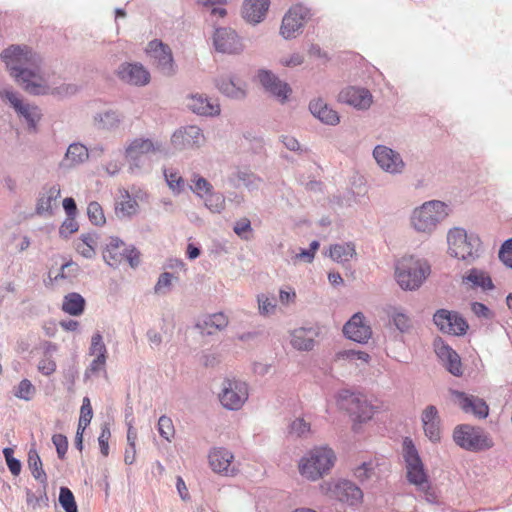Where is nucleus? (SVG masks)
I'll return each mask as SVG.
<instances>
[{
	"mask_svg": "<svg viewBox=\"0 0 512 512\" xmlns=\"http://www.w3.org/2000/svg\"><path fill=\"white\" fill-rule=\"evenodd\" d=\"M173 278V274L169 272H164L160 274L158 281L154 287L155 293L166 294L172 285Z\"/></svg>",
	"mask_w": 512,
	"mask_h": 512,
	"instance_id": "obj_61",
	"label": "nucleus"
},
{
	"mask_svg": "<svg viewBox=\"0 0 512 512\" xmlns=\"http://www.w3.org/2000/svg\"><path fill=\"white\" fill-rule=\"evenodd\" d=\"M372 154L382 171L394 176L404 172L406 164L399 152L385 145H377Z\"/></svg>",
	"mask_w": 512,
	"mask_h": 512,
	"instance_id": "obj_15",
	"label": "nucleus"
},
{
	"mask_svg": "<svg viewBox=\"0 0 512 512\" xmlns=\"http://www.w3.org/2000/svg\"><path fill=\"white\" fill-rule=\"evenodd\" d=\"M1 58L12 77L30 94H46L51 89L50 75L43 68L42 57L27 46L11 45Z\"/></svg>",
	"mask_w": 512,
	"mask_h": 512,
	"instance_id": "obj_1",
	"label": "nucleus"
},
{
	"mask_svg": "<svg viewBox=\"0 0 512 512\" xmlns=\"http://www.w3.org/2000/svg\"><path fill=\"white\" fill-rule=\"evenodd\" d=\"M14 110L25 119L30 128L35 129L41 119V112L37 106L24 103L16 93L6 90L1 94Z\"/></svg>",
	"mask_w": 512,
	"mask_h": 512,
	"instance_id": "obj_25",
	"label": "nucleus"
},
{
	"mask_svg": "<svg viewBox=\"0 0 512 512\" xmlns=\"http://www.w3.org/2000/svg\"><path fill=\"white\" fill-rule=\"evenodd\" d=\"M257 77L263 88L274 96L280 103L283 104L288 100L292 93V89L286 82L281 81L273 72L261 69L258 71Z\"/></svg>",
	"mask_w": 512,
	"mask_h": 512,
	"instance_id": "obj_22",
	"label": "nucleus"
},
{
	"mask_svg": "<svg viewBox=\"0 0 512 512\" xmlns=\"http://www.w3.org/2000/svg\"><path fill=\"white\" fill-rule=\"evenodd\" d=\"M288 432L295 437H306L311 432L310 423L303 418H296L290 423Z\"/></svg>",
	"mask_w": 512,
	"mask_h": 512,
	"instance_id": "obj_50",
	"label": "nucleus"
},
{
	"mask_svg": "<svg viewBox=\"0 0 512 512\" xmlns=\"http://www.w3.org/2000/svg\"><path fill=\"white\" fill-rule=\"evenodd\" d=\"M146 52L157 70L166 77H172L177 72L170 47L159 40L149 42Z\"/></svg>",
	"mask_w": 512,
	"mask_h": 512,
	"instance_id": "obj_13",
	"label": "nucleus"
},
{
	"mask_svg": "<svg viewBox=\"0 0 512 512\" xmlns=\"http://www.w3.org/2000/svg\"><path fill=\"white\" fill-rule=\"evenodd\" d=\"M59 502L66 512H77V505L74 495L67 487H61L59 493Z\"/></svg>",
	"mask_w": 512,
	"mask_h": 512,
	"instance_id": "obj_51",
	"label": "nucleus"
},
{
	"mask_svg": "<svg viewBox=\"0 0 512 512\" xmlns=\"http://www.w3.org/2000/svg\"><path fill=\"white\" fill-rule=\"evenodd\" d=\"M185 106L193 114L200 117H217L221 114V106L217 99L204 93H190L185 97Z\"/></svg>",
	"mask_w": 512,
	"mask_h": 512,
	"instance_id": "obj_16",
	"label": "nucleus"
},
{
	"mask_svg": "<svg viewBox=\"0 0 512 512\" xmlns=\"http://www.w3.org/2000/svg\"><path fill=\"white\" fill-rule=\"evenodd\" d=\"M52 442L56 447L58 457L63 459L68 449V440L66 436L62 434H54L52 436Z\"/></svg>",
	"mask_w": 512,
	"mask_h": 512,
	"instance_id": "obj_64",
	"label": "nucleus"
},
{
	"mask_svg": "<svg viewBox=\"0 0 512 512\" xmlns=\"http://www.w3.org/2000/svg\"><path fill=\"white\" fill-rule=\"evenodd\" d=\"M317 332L312 328H298L290 334V344L299 351H311L316 343Z\"/></svg>",
	"mask_w": 512,
	"mask_h": 512,
	"instance_id": "obj_34",
	"label": "nucleus"
},
{
	"mask_svg": "<svg viewBox=\"0 0 512 512\" xmlns=\"http://www.w3.org/2000/svg\"><path fill=\"white\" fill-rule=\"evenodd\" d=\"M28 466L32 472L33 477L45 484L47 482V476L42 467V461L35 449H30L28 453Z\"/></svg>",
	"mask_w": 512,
	"mask_h": 512,
	"instance_id": "obj_43",
	"label": "nucleus"
},
{
	"mask_svg": "<svg viewBox=\"0 0 512 512\" xmlns=\"http://www.w3.org/2000/svg\"><path fill=\"white\" fill-rule=\"evenodd\" d=\"M340 101L359 110H366L372 104V95L369 90L360 87H347L339 94Z\"/></svg>",
	"mask_w": 512,
	"mask_h": 512,
	"instance_id": "obj_30",
	"label": "nucleus"
},
{
	"mask_svg": "<svg viewBox=\"0 0 512 512\" xmlns=\"http://www.w3.org/2000/svg\"><path fill=\"white\" fill-rule=\"evenodd\" d=\"M214 84L220 93L231 99L242 100L247 95L246 82L234 74L218 76Z\"/></svg>",
	"mask_w": 512,
	"mask_h": 512,
	"instance_id": "obj_24",
	"label": "nucleus"
},
{
	"mask_svg": "<svg viewBox=\"0 0 512 512\" xmlns=\"http://www.w3.org/2000/svg\"><path fill=\"white\" fill-rule=\"evenodd\" d=\"M499 259L509 268H512V239L506 240L500 250Z\"/></svg>",
	"mask_w": 512,
	"mask_h": 512,
	"instance_id": "obj_63",
	"label": "nucleus"
},
{
	"mask_svg": "<svg viewBox=\"0 0 512 512\" xmlns=\"http://www.w3.org/2000/svg\"><path fill=\"white\" fill-rule=\"evenodd\" d=\"M336 456L328 447H316L306 453L299 461V473L310 481H316L333 467Z\"/></svg>",
	"mask_w": 512,
	"mask_h": 512,
	"instance_id": "obj_6",
	"label": "nucleus"
},
{
	"mask_svg": "<svg viewBox=\"0 0 512 512\" xmlns=\"http://www.w3.org/2000/svg\"><path fill=\"white\" fill-rule=\"evenodd\" d=\"M123 121V113L116 109H106L93 116V124L98 130L114 131Z\"/></svg>",
	"mask_w": 512,
	"mask_h": 512,
	"instance_id": "obj_32",
	"label": "nucleus"
},
{
	"mask_svg": "<svg viewBox=\"0 0 512 512\" xmlns=\"http://www.w3.org/2000/svg\"><path fill=\"white\" fill-rule=\"evenodd\" d=\"M36 393V388L28 379H23L13 388V395L21 400L30 401Z\"/></svg>",
	"mask_w": 512,
	"mask_h": 512,
	"instance_id": "obj_49",
	"label": "nucleus"
},
{
	"mask_svg": "<svg viewBox=\"0 0 512 512\" xmlns=\"http://www.w3.org/2000/svg\"><path fill=\"white\" fill-rule=\"evenodd\" d=\"M433 346L434 351L443 366L454 376L462 375V363L457 352L447 345L441 338H436Z\"/></svg>",
	"mask_w": 512,
	"mask_h": 512,
	"instance_id": "obj_26",
	"label": "nucleus"
},
{
	"mask_svg": "<svg viewBox=\"0 0 512 512\" xmlns=\"http://www.w3.org/2000/svg\"><path fill=\"white\" fill-rule=\"evenodd\" d=\"M61 196L59 185H52L44 188L36 205V212L41 216L52 215L53 206L56 205L58 198Z\"/></svg>",
	"mask_w": 512,
	"mask_h": 512,
	"instance_id": "obj_35",
	"label": "nucleus"
},
{
	"mask_svg": "<svg viewBox=\"0 0 512 512\" xmlns=\"http://www.w3.org/2000/svg\"><path fill=\"white\" fill-rule=\"evenodd\" d=\"M375 475V466L372 462H364L354 471V476L360 481L365 482Z\"/></svg>",
	"mask_w": 512,
	"mask_h": 512,
	"instance_id": "obj_57",
	"label": "nucleus"
},
{
	"mask_svg": "<svg viewBox=\"0 0 512 512\" xmlns=\"http://www.w3.org/2000/svg\"><path fill=\"white\" fill-rule=\"evenodd\" d=\"M14 450L10 447H6L3 449V455L5 457L7 466L10 472L17 476L21 472V463L19 460L13 457Z\"/></svg>",
	"mask_w": 512,
	"mask_h": 512,
	"instance_id": "obj_60",
	"label": "nucleus"
},
{
	"mask_svg": "<svg viewBox=\"0 0 512 512\" xmlns=\"http://www.w3.org/2000/svg\"><path fill=\"white\" fill-rule=\"evenodd\" d=\"M233 180L244 185L249 191L259 189L262 183V179L259 176L250 170L240 168L233 173Z\"/></svg>",
	"mask_w": 512,
	"mask_h": 512,
	"instance_id": "obj_42",
	"label": "nucleus"
},
{
	"mask_svg": "<svg viewBox=\"0 0 512 512\" xmlns=\"http://www.w3.org/2000/svg\"><path fill=\"white\" fill-rule=\"evenodd\" d=\"M322 494L348 505H357L363 499L361 489L349 480L327 481L320 484Z\"/></svg>",
	"mask_w": 512,
	"mask_h": 512,
	"instance_id": "obj_9",
	"label": "nucleus"
},
{
	"mask_svg": "<svg viewBox=\"0 0 512 512\" xmlns=\"http://www.w3.org/2000/svg\"><path fill=\"white\" fill-rule=\"evenodd\" d=\"M228 325V318L223 313H214L205 316L196 324V329L202 335H213Z\"/></svg>",
	"mask_w": 512,
	"mask_h": 512,
	"instance_id": "obj_37",
	"label": "nucleus"
},
{
	"mask_svg": "<svg viewBox=\"0 0 512 512\" xmlns=\"http://www.w3.org/2000/svg\"><path fill=\"white\" fill-rule=\"evenodd\" d=\"M430 271V265L425 259L403 256L396 262L395 279L401 289L413 291L424 283Z\"/></svg>",
	"mask_w": 512,
	"mask_h": 512,
	"instance_id": "obj_3",
	"label": "nucleus"
},
{
	"mask_svg": "<svg viewBox=\"0 0 512 512\" xmlns=\"http://www.w3.org/2000/svg\"><path fill=\"white\" fill-rule=\"evenodd\" d=\"M462 282L472 288L481 287L483 290H491L494 288L490 276L483 270L473 268L463 276Z\"/></svg>",
	"mask_w": 512,
	"mask_h": 512,
	"instance_id": "obj_38",
	"label": "nucleus"
},
{
	"mask_svg": "<svg viewBox=\"0 0 512 512\" xmlns=\"http://www.w3.org/2000/svg\"><path fill=\"white\" fill-rule=\"evenodd\" d=\"M88 354L93 357V360L85 370V378H90L99 375L101 372H105L108 351L100 332H96L92 335Z\"/></svg>",
	"mask_w": 512,
	"mask_h": 512,
	"instance_id": "obj_17",
	"label": "nucleus"
},
{
	"mask_svg": "<svg viewBox=\"0 0 512 512\" xmlns=\"http://www.w3.org/2000/svg\"><path fill=\"white\" fill-rule=\"evenodd\" d=\"M111 432L109 425L107 423L101 426V433L98 437V442L100 446V451L103 456H108L109 454V445L108 441L110 439Z\"/></svg>",
	"mask_w": 512,
	"mask_h": 512,
	"instance_id": "obj_62",
	"label": "nucleus"
},
{
	"mask_svg": "<svg viewBox=\"0 0 512 512\" xmlns=\"http://www.w3.org/2000/svg\"><path fill=\"white\" fill-rule=\"evenodd\" d=\"M103 259L111 267H117L123 261H128L132 268L139 264V254L136 249L117 237L109 239L103 252Z\"/></svg>",
	"mask_w": 512,
	"mask_h": 512,
	"instance_id": "obj_11",
	"label": "nucleus"
},
{
	"mask_svg": "<svg viewBox=\"0 0 512 512\" xmlns=\"http://www.w3.org/2000/svg\"><path fill=\"white\" fill-rule=\"evenodd\" d=\"M309 17V11L302 5L291 7L282 19L280 34L285 39L295 38Z\"/></svg>",
	"mask_w": 512,
	"mask_h": 512,
	"instance_id": "obj_20",
	"label": "nucleus"
},
{
	"mask_svg": "<svg viewBox=\"0 0 512 512\" xmlns=\"http://www.w3.org/2000/svg\"><path fill=\"white\" fill-rule=\"evenodd\" d=\"M234 233L243 240H249L252 233L251 222L244 217L237 220L233 227Z\"/></svg>",
	"mask_w": 512,
	"mask_h": 512,
	"instance_id": "obj_55",
	"label": "nucleus"
},
{
	"mask_svg": "<svg viewBox=\"0 0 512 512\" xmlns=\"http://www.w3.org/2000/svg\"><path fill=\"white\" fill-rule=\"evenodd\" d=\"M205 207L212 213H221L225 209L226 200L222 193L214 190L204 199Z\"/></svg>",
	"mask_w": 512,
	"mask_h": 512,
	"instance_id": "obj_47",
	"label": "nucleus"
},
{
	"mask_svg": "<svg viewBox=\"0 0 512 512\" xmlns=\"http://www.w3.org/2000/svg\"><path fill=\"white\" fill-rule=\"evenodd\" d=\"M447 243L449 255L466 264H473L482 252L480 238L475 234H468L463 228L450 229Z\"/></svg>",
	"mask_w": 512,
	"mask_h": 512,
	"instance_id": "obj_4",
	"label": "nucleus"
},
{
	"mask_svg": "<svg viewBox=\"0 0 512 512\" xmlns=\"http://www.w3.org/2000/svg\"><path fill=\"white\" fill-rule=\"evenodd\" d=\"M269 8V0H246L243 3V18L253 24L260 23Z\"/></svg>",
	"mask_w": 512,
	"mask_h": 512,
	"instance_id": "obj_36",
	"label": "nucleus"
},
{
	"mask_svg": "<svg viewBox=\"0 0 512 512\" xmlns=\"http://www.w3.org/2000/svg\"><path fill=\"white\" fill-rule=\"evenodd\" d=\"M57 346L49 343L44 357L38 363V370L45 376H49L56 370V363L52 359V353L56 352Z\"/></svg>",
	"mask_w": 512,
	"mask_h": 512,
	"instance_id": "obj_45",
	"label": "nucleus"
},
{
	"mask_svg": "<svg viewBox=\"0 0 512 512\" xmlns=\"http://www.w3.org/2000/svg\"><path fill=\"white\" fill-rule=\"evenodd\" d=\"M335 359L337 361H350V362H357L360 361L361 363L365 364L368 363L370 356L366 352L360 351V350H354V349H344L336 353Z\"/></svg>",
	"mask_w": 512,
	"mask_h": 512,
	"instance_id": "obj_48",
	"label": "nucleus"
},
{
	"mask_svg": "<svg viewBox=\"0 0 512 512\" xmlns=\"http://www.w3.org/2000/svg\"><path fill=\"white\" fill-rule=\"evenodd\" d=\"M164 176L169 188L179 194L184 188V179L178 172L173 170H165Z\"/></svg>",
	"mask_w": 512,
	"mask_h": 512,
	"instance_id": "obj_54",
	"label": "nucleus"
},
{
	"mask_svg": "<svg viewBox=\"0 0 512 512\" xmlns=\"http://www.w3.org/2000/svg\"><path fill=\"white\" fill-rule=\"evenodd\" d=\"M98 235L96 233H84L75 242L76 251L86 259H92L96 255Z\"/></svg>",
	"mask_w": 512,
	"mask_h": 512,
	"instance_id": "obj_39",
	"label": "nucleus"
},
{
	"mask_svg": "<svg viewBox=\"0 0 512 512\" xmlns=\"http://www.w3.org/2000/svg\"><path fill=\"white\" fill-rule=\"evenodd\" d=\"M165 153L166 148L161 140L142 136L127 141L124 148V157L128 164V171L135 175L143 174L151 169V164L147 157L149 154Z\"/></svg>",
	"mask_w": 512,
	"mask_h": 512,
	"instance_id": "obj_2",
	"label": "nucleus"
},
{
	"mask_svg": "<svg viewBox=\"0 0 512 512\" xmlns=\"http://www.w3.org/2000/svg\"><path fill=\"white\" fill-rule=\"evenodd\" d=\"M453 439L458 446L469 451L485 450L493 446L492 440L482 429L467 424L454 429Z\"/></svg>",
	"mask_w": 512,
	"mask_h": 512,
	"instance_id": "obj_10",
	"label": "nucleus"
},
{
	"mask_svg": "<svg viewBox=\"0 0 512 512\" xmlns=\"http://www.w3.org/2000/svg\"><path fill=\"white\" fill-rule=\"evenodd\" d=\"M448 215V206L444 202L431 200L412 211L410 223L417 232L430 235Z\"/></svg>",
	"mask_w": 512,
	"mask_h": 512,
	"instance_id": "obj_5",
	"label": "nucleus"
},
{
	"mask_svg": "<svg viewBox=\"0 0 512 512\" xmlns=\"http://www.w3.org/2000/svg\"><path fill=\"white\" fill-rule=\"evenodd\" d=\"M205 141L203 131L197 125L180 127L171 136V145L178 151L198 149Z\"/></svg>",
	"mask_w": 512,
	"mask_h": 512,
	"instance_id": "obj_14",
	"label": "nucleus"
},
{
	"mask_svg": "<svg viewBox=\"0 0 512 512\" xmlns=\"http://www.w3.org/2000/svg\"><path fill=\"white\" fill-rule=\"evenodd\" d=\"M392 320L396 328L405 333L412 328V321L402 310L395 309L392 313Z\"/></svg>",
	"mask_w": 512,
	"mask_h": 512,
	"instance_id": "obj_52",
	"label": "nucleus"
},
{
	"mask_svg": "<svg viewBox=\"0 0 512 512\" xmlns=\"http://www.w3.org/2000/svg\"><path fill=\"white\" fill-rule=\"evenodd\" d=\"M309 110L323 124L335 126L340 122L338 113L321 98L311 100Z\"/></svg>",
	"mask_w": 512,
	"mask_h": 512,
	"instance_id": "obj_33",
	"label": "nucleus"
},
{
	"mask_svg": "<svg viewBox=\"0 0 512 512\" xmlns=\"http://www.w3.org/2000/svg\"><path fill=\"white\" fill-rule=\"evenodd\" d=\"M452 395L455 402L465 413H471L478 418H486L488 416L489 409L484 400L459 391H453Z\"/></svg>",
	"mask_w": 512,
	"mask_h": 512,
	"instance_id": "obj_29",
	"label": "nucleus"
},
{
	"mask_svg": "<svg viewBox=\"0 0 512 512\" xmlns=\"http://www.w3.org/2000/svg\"><path fill=\"white\" fill-rule=\"evenodd\" d=\"M88 159L89 149L80 142H73L67 147L58 167L61 171L67 172L83 165Z\"/></svg>",
	"mask_w": 512,
	"mask_h": 512,
	"instance_id": "obj_28",
	"label": "nucleus"
},
{
	"mask_svg": "<svg viewBox=\"0 0 512 512\" xmlns=\"http://www.w3.org/2000/svg\"><path fill=\"white\" fill-rule=\"evenodd\" d=\"M190 189L201 199H204L214 190L212 184L207 179L196 174L190 180Z\"/></svg>",
	"mask_w": 512,
	"mask_h": 512,
	"instance_id": "obj_44",
	"label": "nucleus"
},
{
	"mask_svg": "<svg viewBox=\"0 0 512 512\" xmlns=\"http://www.w3.org/2000/svg\"><path fill=\"white\" fill-rule=\"evenodd\" d=\"M84 307L85 299L78 293H69L63 299L62 310L69 315H81L84 311Z\"/></svg>",
	"mask_w": 512,
	"mask_h": 512,
	"instance_id": "obj_40",
	"label": "nucleus"
},
{
	"mask_svg": "<svg viewBox=\"0 0 512 512\" xmlns=\"http://www.w3.org/2000/svg\"><path fill=\"white\" fill-rule=\"evenodd\" d=\"M92 416H93V412H92V407H91V404H90V400H89L88 397H85L83 399V403H82V406H81V412H80V418H79L78 427L86 429V427L91 422Z\"/></svg>",
	"mask_w": 512,
	"mask_h": 512,
	"instance_id": "obj_59",
	"label": "nucleus"
},
{
	"mask_svg": "<svg viewBox=\"0 0 512 512\" xmlns=\"http://www.w3.org/2000/svg\"><path fill=\"white\" fill-rule=\"evenodd\" d=\"M208 461L213 472L222 476L233 477L239 472L233 453L226 448L216 447L211 449L208 454Z\"/></svg>",
	"mask_w": 512,
	"mask_h": 512,
	"instance_id": "obj_18",
	"label": "nucleus"
},
{
	"mask_svg": "<svg viewBox=\"0 0 512 512\" xmlns=\"http://www.w3.org/2000/svg\"><path fill=\"white\" fill-rule=\"evenodd\" d=\"M87 214L90 221L95 225H102L105 223V216L102 207L97 202L89 203L87 207Z\"/></svg>",
	"mask_w": 512,
	"mask_h": 512,
	"instance_id": "obj_56",
	"label": "nucleus"
},
{
	"mask_svg": "<svg viewBox=\"0 0 512 512\" xmlns=\"http://www.w3.org/2000/svg\"><path fill=\"white\" fill-rule=\"evenodd\" d=\"M117 77L132 86H145L150 82L149 71L140 63L124 62L116 70Z\"/></svg>",
	"mask_w": 512,
	"mask_h": 512,
	"instance_id": "obj_23",
	"label": "nucleus"
},
{
	"mask_svg": "<svg viewBox=\"0 0 512 512\" xmlns=\"http://www.w3.org/2000/svg\"><path fill=\"white\" fill-rule=\"evenodd\" d=\"M158 431L161 437L170 441L174 434V426L172 420L169 417L162 415L158 420Z\"/></svg>",
	"mask_w": 512,
	"mask_h": 512,
	"instance_id": "obj_58",
	"label": "nucleus"
},
{
	"mask_svg": "<svg viewBox=\"0 0 512 512\" xmlns=\"http://www.w3.org/2000/svg\"><path fill=\"white\" fill-rule=\"evenodd\" d=\"M343 332L347 338L358 343L367 342L372 335L371 327L361 312L355 313L350 318L344 325Z\"/></svg>",
	"mask_w": 512,
	"mask_h": 512,
	"instance_id": "obj_27",
	"label": "nucleus"
},
{
	"mask_svg": "<svg viewBox=\"0 0 512 512\" xmlns=\"http://www.w3.org/2000/svg\"><path fill=\"white\" fill-rule=\"evenodd\" d=\"M433 321L440 331L455 336L464 335L469 327L460 314L446 309L437 310Z\"/></svg>",
	"mask_w": 512,
	"mask_h": 512,
	"instance_id": "obj_19",
	"label": "nucleus"
},
{
	"mask_svg": "<svg viewBox=\"0 0 512 512\" xmlns=\"http://www.w3.org/2000/svg\"><path fill=\"white\" fill-rule=\"evenodd\" d=\"M425 436L433 443L441 439V425L438 410L434 405L427 406L421 415Z\"/></svg>",
	"mask_w": 512,
	"mask_h": 512,
	"instance_id": "obj_31",
	"label": "nucleus"
},
{
	"mask_svg": "<svg viewBox=\"0 0 512 512\" xmlns=\"http://www.w3.org/2000/svg\"><path fill=\"white\" fill-rule=\"evenodd\" d=\"M215 50L223 54H239L244 45L235 30L229 27L217 28L213 34Z\"/></svg>",
	"mask_w": 512,
	"mask_h": 512,
	"instance_id": "obj_21",
	"label": "nucleus"
},
{
	"mask_svg": "<svg viewBox=\"0 0 512 512\" xmlns=\"http://www.w3.org/2000/svg\"><path fill=\"white\" fill-rule=\"evenodd\" d=\"M356 254L352 243L335 244L330 247L329 256L336 262L344 264L350 261Z\"/></svg>",
	"mask_w": 512,
	"mask_h": 512,
	"instance_id": "obj_41",
	"label": "nucleus"
},
{
	"mask_svg": "<svg viewBox=\"0 0 512 512\" xmlns=\"http://www.w3.org/2000/svg\"><path fill=\"white\" fill-rule=\"evenodd\" d=\"M403 458L406 464L407 479L410 484L425 493L426 500L432 502L435 497L430 492V482L424 464L413 442L405 439L403 443Z\"/></svg>",
	"mask_w": 512,
	"mask_h": 512,
	"instance_id": "obj_7",
	"label": "nucleus"
},
{
	"mask_svg": "<svg viewBox=\"0 0 512 512\" xmlns=\"http://www.w3.org/2000/svg\"><path fill=\"white\" fill-rule=\"evenodd\" d=\"M258 310L263 316L274 314L276 309V301L274 297H269L265 294L257 296Z\"/></svg>",
	"mask_w": 512,
	"mask_h": 512,
	"instance_id": "obj_53",
	"label": "nucleus"
},
{
	"mask_svg": "<svg viewBox=\"0 0 512 512\" xmlns=\"http://www.w3.org/2000/svg\"><path fill=\"white\" fill-rule=\"evenodd\" d=\"M249 397L248 385L238 379H225L222 382L219 400L222 406L228 410H239Z\"/></svg>",
	"mask_w": 512,
	"mask_h": 512,
	"instance_id": "obj_12",
	"label": "nucleus"
},
{
	"mask_svg": "<svg viewBox=\"0 0 512 512\" xmlns=\"http://www.w3.org/2000/svg\"><path fill=\"white\" fill-rule=\"evenodd\" d=\"M138 211V203L132 199L127 191L122 195V200L116 204V213L122 217H130Z\"/></svg>",
	"mask_w": 512,
	"mask_h": 512,
	"instance_id": "obj_46",
	"label": "nucleus"
},
{
	"mask_svg": "<svg viewBox=\"0 0 512 512\" xmlns=\"http://www.w3.org/2000/svg\"><path fill=\"white\" fill-rule=\"evenodd\" d=\"M337 405L359 422L370 420L375 413V407L368 402L365 396L349 390H342L338 393Z\"/></svg>",
	"mask_w": 512,
	"mask_h": 512,
	"instance_id": "obj_8",
	"label": "nucleus"
}]
</instances>
